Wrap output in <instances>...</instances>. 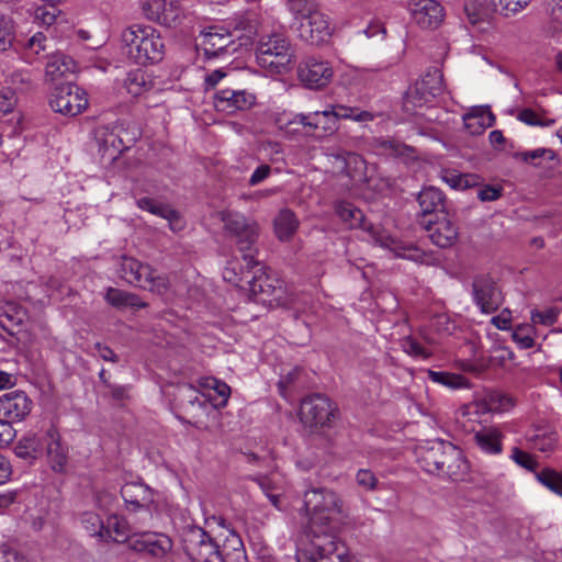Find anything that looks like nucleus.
I'll return each mask as SVG.
<instances>
[{"label": "nucleus", "mask_w": 562, "mask_h": 562, "mask_svg": "<svg viewBox=\"0 0 562 562\" xmlns=\"http://www.w3.org/2000/svg\"><path fill=\"white\" fill-rule=\"evenodd\" d=\"M124 54L138 65L158 64L165 56V42L160 33L150 25L133 24L122 34Z\"/></svg>", "instance_id": "nucleus-1"}, {"label": "nucleus", "mask_w": 562, "mask_h": 562, "mask_svg": "<svg viewBox=\"0 0 562 562\" xmlns=\"http://www.w3.org/2000/svg\"><path fill=\"white\" fill-rule=\"evenodd\" d=\"M303 508L310 516L308 528L312 537L333 533L334 516L341 513V502L336 493L318 487L304 493Z\"/></svg>", "instance_id": "nucleus-2"}, {"label": "nucleus", "mask_w": 562, "mask_h": 562, "mask_svg": "<svg viewBox=\"0 0 562 562\" xmlns=\"http://www.w3.org/2000/svg\"><path fill=\"white\" fill-rule=\"evenodd\" d=\"M337 215L346 222L350 228H362L371 233L374 243L381 247L387 248L394 252L396 257L420 261L424 252L411 243H404L390 236L385 232L378 231L371 225L364 223V215L361 210L351 203L341 202L336 206Z\"/></svg>", "instance_id": "nucleus-3"}, {"label": "nucleus", "mask_w": 562, "mask_h": 562, "mask_svg": "<svg viewBox=\"0 0 562 562\" xmlns=\"http://www.w3.org/2000/svg\"><path fill=\"white\" fill-rule=\"evenodd\" d=\"M222 222L226 238L241 252V259L247 268H255L259 262L255 259V245L259 237V226L256 221L237 212H223Z\"/></svg>", "instance_id": "nucleus-4"}, {"label": "nucleus", "mask_w": 562, "mask_h": 562, "mask_svg": "<svg viewBox=\"0 0 562 562\" xmlns=\"http://www.w3.org/2000/svg\"><path fill=\"white\" fill-rule=\"evenodd\" d=\"M257 63L261 68L280 74L292 63L291 43L282 33H271L259 38L256 47Z\"/></svg>", "instance_id": "nucleus-5"}, {"label": "nucleus", "mask_w": 562, "mask_h": 562, "mask_svg": "<svg viewBox=\"0 0 562 562\" xmlns=\"http://www.w3.org/2000/svg\"><path fill=\"white\" fill-rule=\"evenodd\" d=\"M181 549L190 562H223L216 540L195 525L182 528Z\"/></svg>", "instance_id": "nucleus-6"}, {"label": "nucleus", "mask_w": 562, "mask_h": 562, "mask_svg": "<svg viewBox=\"0 0 562 562\" xmlns=\"http://www.w3.org/2000/svg\"><path fill=\"white\" fill-rule=\"evenodd\" d=\"M337 415V405L324 394L314 393L301 401L299 418L311 430L331 427Z\"/></svg>", "instance_id": "nucleus-7"}, {"label": "nucleus", "mask_w": 562, "mask_h": 562, "mask_svg": "<svg viewBox=\"0 0 562 562\" xmlns=\"http://www.w3.org/2000/svg\"><path fill=\"white\" fill-rule=\"evenodd\" d=\"M445 91L443 75L436 68H429L419 80L411 86L404 97V108L406 111H414L431 103Z\"/></svg>", "instance_id": "nucleus-8"}, {"label": "nucleus", "mask_w": 562, "mask_h": 562, "mask_svg": "<svg viewBox=\"0 0 562 562\" xmlns=\"http://www.w3.org/2000/svg\"><path fill=\"white\" fill-rule=\"evenodd\" d=\"M121 273L128 283L158 294L165 293L169 286L166 274H158L149 265L134 258L123 257Z\"/></svg>", "instance_id": "nucleus-9"}, {"label": "nucleus", "mask_w": 562, "mask_h": 562, "mask_svg": "<svg viewBox=\"0 0 562 562\" xmlns=\"http://www.w3.org/2000/svg\"><path fill=\"white\" fill-rule=\"evenodd\" d=\"M336 555L339 562H358L349 554L347 548L334 533H323L311 539V550L299 551L297 562H331L329 558Z\"/></svg>", "instance_id": "nucleus-10"}, {"label": "nucleus", "mask_w": 562, "mask_h": 562, "mask_svg": "<svg viewBox=\"0 0 562 562\" xmlns=\"http://www.w3.org/2000/svg\"><path fill=\"white\" fill-rule=\"evenodd\" d=\"M276 126L289 139H299L314 136L315 131L322 125L319 111L312 113H286L278 114Z\"/></svg>", "instance_id": "nucleus-11"}, {"label": "nucleus", "mask_w": 562, "mask_h": 562, "mask_svg": "<svg viewBox=\"0 0 562 562\" xmlns=\"http://www.w3.org/2000/svg\"><path fill=\"white\" fill-rule=\"evenodd\" d=\"M50 108L68 116L80 114L88 106L86 91L71 82L56 85L49 99Z\"/></svg>", "instance_id": "nucleus-12"}, {"label": "nucleus", "mask_w": 562, "mask_h": 562, "mask_svg": "<svg viewBox=\"0 0 562 562\" xmlns=\"http://www.w3.org/2000/svg\"><path fill=\"white\" fill-rule=\"evenodd\" d=\"M472 296L482 313L492 314L503 304V293L497 282L490 274L473 278Z\"/></svg>", "instance_id": "nucleus-13"}, {"label": "nucleus", "mask_w": 562, "mask_h": 562, "mask_svg": "<svg viewBox=\"0 0 562 562\" xmlns=\"http://www.w3.org/2000/svg\"><path fill=\"white\" fill-rule=\"evenodd\" d=\"M99 151L110 159H115L124 150L128 149L135 138L126 137L127 132L121 124L100 126L94 132Z\"/></svg>", "instance_id": "nucleus-14"}, {"label": "nucleus", "mask_w": 562, "mask_h": 562, "mask_svg": "<svg viewBox=\"0 0 562 562\" xmlns=\"http://www.w3.org/2000/svg\"><path fill=\"white\" fill-rule=\"evenodd\" d=\"M173 542L171 538L165 533L142 532L135 533L128 541V549L147 557L162 559L171 552Z\"/></svg>", "instance_id": "nucleus-15"}, {"label": "nucleus", "mask_w": 562, "mask_h": 562, "mask_svg": "<svg viewBox=\"0 0 562 562\" xmlns=\"http://www.w3.org/2000/svg\"><path fill=\"white\" fill-rule=\"evenodd\" d=\"M333 68L328 61L308 57L300 63L297 77L304 87L318 90L330 83Z\"/></svg>", "instance_id": "nucleus-16"}, {"label": "nucleus", "mask_w": 562, "mask_h": 562, "mask_svg": "<svg viewBox=\"0 0 562 562\" xmlns=\"http://www.w3.org/2000/svg\"><path fill=\"white\" fill-rule=\"evenodd\" d=\"M419 225L428 233L431 243L440 248L452 247L459 238V227L447 214L437 216L435 221L419 218Z\"/></svg>", "instance_id": "nucleus-17"}, {"label": "nucleus", "mask_w": 562, "mask_h": 562, "mask_svg": "<svg viewBox=\"0 0 562 562\" xmlns=\"http://www.w3.org/2000/svg\"><path fill=\"white\" fill-rule=\"evenodd\" d=\"M146 18L166 27L181 23L183 11L177 0H148L143 4Z\"/></svg>", "instance_id": "nucleus-18"}, {"label": "nucleus", "mask_w": 562, "mask_h": 562, "mask_svg": "<svg viewBox=\"0 0 562 562\" xmlns=\"http://www.w3.org/2000/svg\"><path fill=\"white\" fill-rule=\"evenodd\" d=\"M296 31L301 40L312 45L323 44L331 36L329 18L321 8L306 20L297 23Z\"/></svg>", "instance_id": "nucleus-19"}, {"label": "nucleus", "mask_w": 562, "mask_h": 562, "mask_svg": "<svg viewBox=\"0 0 562 562\" xmlns=\"http://www.w3.org/2000/svg\"><path fill=\"white\" fill-rule=\"evenodd\" d=\"M33 402L23 391L0 396V419L10 424L23 420L32 411Z\"/></svg>", "instance_id": "nucleus-20"}, {"label": "nucleus", "mask_w": 562, "mask_h": 562, "mask_svg": "<svg viewBox=\"0 0 562 562\" xmlns=\"http://www.w3.org/2000/svg\"><path fill=\"white\" fill-rule=\"evenodd\" d=\"M232 44L234 40L231 32L211 26L201 33L196 47L203 52L206 59H212L226 54Z\"/></svg>", "instance_id": "nucleus-21"}, {"label": "nucleus", "mask_w": 562, "mask_h": 562, "mask_svg": "<svg viewBox=\"0 0 562 562\" xmlns=\"http://www.w3.org/2000/svg\"><path fill=\"white\" fill-rule=\"evenodd\" d=\"M412 18L423 29H436L443 20V8L436 0H409Z\"/></svg>", "instance_id": "nucleus-22"}, {"label": "nucleus", "mask_w": 562, "mask_h": 562, "mask_svg": "<svg viewBox=\"0 0 562 562\" xmlns=\"http://www.w3.org/2000/svg\"><path fill=\"white\" fill-rule=\"evenodd\" d=\"M256 103L255 94L246 90L224 89L215 94L214 104L218 111L234 113L249 110Z\"/></svg>", "instance_id": "nucleus-23"}, {"label": "nucleus", "mask_w": 562, "mask_h": 562, "mask_svg": "<svg viewBox=\"0 0 562 562\" xmlns=\"http://www.w3.org/2000/svg\"><path fill=\"white\" fill-rule=\"evenodd\" d=\"M121 495L131 512L149 509L154 504V491L138 482H130L122 486Z\"/></svg>", "instance_id": "nucleus-24"}, {"label": "nucleus", "mask_w": 562, "mask_h": 562, "mask_svg": "<svg viewBox=\"0 0 562 562\" xmlns=\"http://www.w3.org/2000/svg\"><path fill=\"white\" fill-rule=\"evenodd\" d=\"M322 114L323 130L333 133L337 128V122L340 119H352L357 122L372 120V114L368 111H360L357 108L346 105H331L329 109L319 112Z\"/></svg>", "instance_id": "nucleus-25"}, {"label": "nucleus", "mask_w": 562, "mask_h": 562, "mask_svg": "<svg viewBox=\"0 0 562 562\" xmlns=\"http://www.w3.org/2000/svg\"><path fill=\"white\" fill-rule=\"evenodd\" d=\"M417 202L420 207V218H428L432 214H436V217L438 214L445 215L446 195L436 187L423 188L417 195Z\"/></svg>", "instance_id": "nucleus-26"}, {"label": "nucleus", "mask_w": 562, "mask_h": 562, "mask_svg": "<svg viewBox=\"0 0 562 562\" xmlns=\"http://www.w3.org/2000/svg\"><path fill=\"white\" fill-rule=\"evenodd\" d=\"M469 469V462L463 452L451 443V446L448 447V453L442 467V472L439 475H446L451 481L461 482L465 480Z\"/></svg>", "instance_id": "nucleus-27"}, {"label": "nucleus", "mask_w": 562, "mask_h": 562, "mask_svg": "<svg viewBox=\"0 0 562 562\" xmlns=\"http://www.w3.org/2000/svg\"><path fill=\"white\" fill-rule=\"evenodd\" d=\"M76 71V61L68 55L55 53L48 57L45 68L47 81L57 82L60 79H68Z\"/></svg>", "instance_id": "nucleus-28"}, {"label": "nucleus", "mask_w": 562, "mask_h": 562, "mask_svg": "<svg viewBox=\"0 0 562 562\" xmlns=\"http://www.w3.org/2000/svg\"><path fill=\"white\" fill-rule=\"evenodd\" d=\"M450 446V442L437 441L424 449L418 457L420 467L428 473L440 474Z\"/></svg>", "instance_id": "nucleus-29"}, {"label": "nucleus", "mask_w": 562, "mask_h": 562, "mask_svg": "<svg viewBox=\"0 0 562 562\" xmlns=\"http://www.w3.org/2000/svg\"><path fill=\"white\" fill-rule=\"evenodd\" d=\"M527 441L531 449L540 452H551L557 447L559 435L552 426L539 425L528 432Z\"/></svg>", "instance_id": "nucleus-30"}, {"label": "nucleus", "mask_w": 562, "mask_h": 562, "mask_svg": "<svg viewBox=\"0 0 562 562\" xmlns=\"http://www.w3.org/2000/svg\"><path fill=\"white\" fill-rule=\"evenodd\" d=\"M139 209L147 211L154 215H158L168 220L170 229L176 232L182 228L180 214L168 204L160 203L151 198H140L136 201Z\"/></svg>", "instance_id": "nucleus-31"}, {"label": "nucleus", "mask_w": 562, "mask_h": 562, "mask_svg": "<svg viewBox=\"0 0 562 562\" xmlns=\"http://www.w3.org/2000/svg\"><path fill=\"white\" fill-rule=\"evenodd\" d=\"M46 452L50 468L55 472H63L68 460V449L60 441L59 435L55 429L47 431Z\"/></svg>", "instance_id": "nucleus-32"}, {"label": "nucleus", "mask_w": 562, "mask_h": 562, "mask_svg": "<svg viewBox=\"0 0 562 562\" xmlns=\"http://www.w3.org/2000/svg\"><path fill=\"white\" fill-rule=\"evenodd\" d=\"M504 434L496 427H483L474 434V441L485 453L499 454L503 451Z\"/></svg>", "instance_id": "nucleus-33"}, {"label": "nucleus", "mask_w": 562, "mask_h": 562, "mask_svg": "<svg viewBox=\"0 0 562 562\" xmlns=\"http://www.w3.org/2000/svg\"><path fill=\"white\" fill-rule=\"evenodd\" d=\"M464 126L472 135L482 134L486 127L492 126L495 116L491 111L476 110L463 116Z\"/></svg>", "instance_id": "nucleus-34"}, {"label": "nucleus", "mask_w": 562, "mask_h": 562, "mask_svg": "<svg viewBox=\"0 0 562 562\" xmlns=\"http://www.w3.org/2000/svg\"><path fill=\"white\" fill-rule=\"evenodd\" d=\"M104 538H102L103 540H108V539H111L117 543H122V542H125V541H130L131 537H130V528H128V525L127 522L116 516V515H113V516H110L106 520V525H104Z\"/></svg>", "instance_id": "nucleus-35"}, {"label": "nucleus", "mask_w": 562, "mask_h": 562, "mask_svg": "<svg viewBox=\"0 0 562 562\" xmlns=\"http://www.w3.org/2000/svg\"><path fill=\"white\" fill-rule=\"evenodd\" d=\"M297 227L299 221L295 214L289 209L281 210L274 220V229L281 240L290 239Z\"/></svg>", "instance_id": "nucleus-36"}, {"label": "nucleus", "mask_w": 562, "mask_h": 562, "mask_svg": "<svg viewBox=\"0 0 562 562\" xmlns=\"http://www.w3.org/2000/svg\"><path fill=\"white\" fill-rule=\"evenodd\" d=\"M14 453L18 458L32 462L42 453V441L34 435L26 436L18 441L14 447Z\"/></svg>", "instance_id": "nucleus-37"}, {"label": "nucleus", "mask_w": 562, "mask_h": 562, "mask_svg": "<svg viewBox=\"0 0 562 562\" xmlns=\"http://www.w3.org/2000/svg\"><path fill=\"white\" fill-rule=\"evenodd\" d=\"M427 374L432 382L441 384L452 390L470 387L469 380L462 374L434 370H428Z\"/></svg>", "instance_id": "nucleus-38"}, {"label": "nucleus", "mask_w": 562, "mask_h": 562, "mask_svg": "<svg viewBox=\"0 0 562 562\" xmlns=\"http://www.w3.org/2000/svg\"><path fill=\"white\" fill-rule=\"evenodd\" d=\"M276 280H272L265 272H260L259 274H254L246 283L249 286V291L252 295H266L272 296L276 294L278 290H281L274 284Z\"/></svg>", "instance_id": "nucleus-39"}, {"label": "nucleus", "mask_w": 562, "mask_h": 562, "mask_svg": "<svg viewBox=\"0 0 562 562\" xmlns=\"http://www.w3.org/2000/svg\"><path fill=\"white\" fill-rule=\"evenodd\" d=\"M285 5L293 15L295 25L321 8L315 0H285Z\"/></svg>", "instance_id": "nucleus-40"}, {"label": "nucleus", "mask_w": 562, "mask_h": 562, "mask_svg": "<svg viewBox=\"0 0 562 562\" xmlns=\"http://www.w3.org/2000/svg\"><path fill=\"white\" fill-rule=\"evenodd\" d=\"M251 269L252 268H247L245 261L244 265H241L238 260H231L224 269L223 278L229 283L243 288L241 282L244 280H249L248 274L250 273Z\"/></svg>", "instance_id": "nucleus-41"}, {"label": "nucleus", "mask_w": 562, "mask_h": 562, "mask_svg": "<svg viewBox=\"0 0 562 562\" xmlns=\"http://www.w3.org/2000/svg\"><path fill=\"white\" fill-rule=\"evenodd\" d=\"M464 12L471 24L488 22L492 19L491 10L479 0H467Z\"/></svg>", "instance_id": "nucleus-42"}, {"label": "nucleus", "mask_w": 562, "mask_h": 562, "mask_svg": "<svg viewBox=\"0 0 562 562\" xmlns=\"http://www.w3.org/2000/svg\"><path fill=\"white\" fill-rule=\"evenodd\" d=\"M537 480L551 492L562 497V473L553 469L546 468L536 472Z\"/></svg>", "instance_id": "nucleus-43"}, {"label": "nucleus", "mask_w": 562, "mask_h": 562, "mask_svg": "<svg viewBox=\"0 0 562 562\" xmlns=\"http://www.w3.org/2000/svg\"><path fill=\"white\" fill-rule=\"evenodd\" d=\"M514 157L524 162L531 164L535 167H539L540 159L554 160L557 158V155L550 148H537L533 150L516 153Z\"/></svg>", "instance_id": "nucleus-44"}, {"label": "nucleus", "mask_w": 562, "mask_h": 562, "mask_svg": "<svg viewBox=\"0 0 562 562\" xmlns=\"http://www.w3.org/2000/svg\"><path fill=\"white\" fill-rule=\"evenodd\" d=\"M82 527L90 533V536L104 538V524L100 516L93 512H85L80 516Z\"/></svg>", "instance_id": "nucleus-45"}, {"label": "nucleus", "mask_w": 562, "mask_h": 562, "mask_svg": "<svg viewBox=\"0 0 562 562\" xmlns=\"http://www.w3.org/2000/svg\"><path fill=\"white\" fill-rule=\"evenodd\" d=\"M531 0H498L494 10L505 18H510L522 11Z\"/></svg>", "instance_id": "nucleus-46"}, {"label": "nucleus", "mask_w": 562, "mask_h": 562, "mask_svg": "<svg viewBox=\"0 0 562 562\" xmlns=\"http://www.w3.org/2000/svg\"><path fill=\"white\" fill-rule=\"evenodd\" d=\"M14 40V24L10 16L0 13V50L5 52Z\"/></svg>", "instance_id": "nucleus-47"}, {"label": "nucleus", "mask_w": 562, "mask_h": 562, "mask_svg": "<svg viewBox=\"0 0 562 562\" xmlns=\"http://www.w3.org/2000/svg\"><path fill=\"white\" fill-rule=\"evenodd\" d=\"M235 29L246 32L247 34H256L258 32L259 15L255 11H246L235 18Z\"/></svg>", "instance_id": "nucleus-48"}, {"label": "nucleus", "mask_w": 562, "mask_h": 562, "mask_svg": "<svg viewBox=\"0 0 562 562\" xmlns=\"http://www.w3.org/2000/svg\"><path fill=\"white\" fill-rule=\"evenodd\" d=\"M18 105V95L10 87L0 88V117L12 114Z\"/></svg>", "instance_id": "nucleus-49"}, {"label": "nucleus", "mask_w": 562, "mask_h": 562, "mask_svg": "<svg viewBox=\"0 0 562 562\" xmlns=\"http://www.w3.org/2000/svg\"><path fill=\"white\" fill-rule=\"evenodd\" d=\"M561 310L555 306L546 308L544 311L532 310L531 321L533 324L543 326H552L558 322Z\"/></svg>", "instance_id": "nucleus-50"}, {"label": "nucleus", "mask_w": 562, "mask_h": 562, "mask_svg": "<svg viewBox=\"0 0 562 562\" xmlns=\"http://www.w3.org/2000/svg\"><path fill=\"white\" fill-rule=\"evenodd\" d=\"M485 401L490 411H505L514 405L510 396L498 391L490 392Z\"/></svg>", "instance_id": "nucleus-51"}, {"label": "nucleus", "mask_w": 562, "mask_h": 562, "mask_svg": "<svg viewBox=\"0 0 562 562\" xmlns=\"http://www.w3.org/2000/svg\"><path fill=\"white\" fill-rule=\"evenodd\" d=\"M402 348L407 355L415 357V358L427 359L432 355V352L430 350L423 347L412 336H407V337L403 338Z\"/></svg>", "instance_id": "nucleus-52"}, {"label": "nucleus", "mask_w": 562, "mask_h": 562, "mask_svg": "<svg viewBox=\"0 0 562 562\" xmlns=\"http://www.w3.org/2000/svg\"><path fill=\"white\" fill-rule=\"evenodd\" d=\"M510 458L515 463H517L519 467H521L528 471L536 472V470L538 468V462L535 459V457L532 454L519 449L518 447H514L512 449Z\"/></svg>", "instance_id": "nucleus-53"}, {"label": "nucleus", "mask_w": 562, "mask_h": 562, "mask_svg": "<svg viewBox=\"0 0 562 562\" xmlns=\"http://www.w3.org/2000/svg\"><path fill=\"white\" fill-rule=\"evenodd\" d=\"M201 384L204 387L212 389L217 393V395L222 398V406L227 403V400L231 395V387L227 383L215 378H205Z\"/></svg>", "instance_id": "nucleus-54"}, {"label": "nucleus", "mask_w": 562, "mask_h": 562, "mask_svg": "<svg viewBox=\"0 0 562 562\" xmlns=\"http://www.w3.org/2000/svg\"><path fill=\"white\" fill-rule=\"evenodd\" d=\"M532 328L530 326H519L513 333V340L522 349L533 347L535 340L530 335Z\"/></svg>", "instance_id": "nucleus-55"}, {"label": "nucleus", "mask_w": 562, "mask_h": 562, "mask_svg": "<svg viewBox=\"0 0 562 562\" xmlns=\"http://www.w3.org/2000/svg\"><path fill=\"white\" fill-rule=\"evenodd\" d=\"M58 12L54 5H50V8L40 7L35 10V20L49 27L56 22Z\"/></svg>", "instance_id": "nucleus-56"}, {"label": "nucleus", "mask_w": 562, "mask_h": 562, "mask_svg": "<svg viewBox=\"0 0 562 562\" xmlns=\"http://www.w3.org/2000/svg\"><path fill=\"white\" fill-rule=\"evenodd\" d=\"M220 537H224L225 549H231L236 552H244V544L240 536L235 529H229L226 533H220Z\"/></svg>", "instance_id": "nucleus-57"}, {"label": "nucleus", "mask_w": 562, "mask_h": 562, "mask_svg": "<svg viewBox=\"0 0 562 562\" xmlns=\"http://www.w3.org/2000/svg\"><path fill=\"white\" fill-rule=\"evenodd\" d=\"M24 312L21 306L15 304H7V308L0 314L1 319H5L11 324L20 325L23 322Z\"/></svg>", "instance_id": "nucleus-58"}, {"label": "nucleus", "mask_w": 562, "mask_h": 562, "mask_svg": "<svg viewBox=\"0 0 562 562\" xmlns=\"http://www.w3.org/2000/svg\"><path fill=\"white\" fill-rule=\"evenodd\" d=\"M126 291L115 289V288H109L105 293V301L117 308L126 307Z\"/></svg>", "instance_id": "nucleus-59"}, {"label": "nucleus", "mask_w": 562, "mask_h": 562, "mask_svg": "<svg viewBox=\"0 0 562 562\" xmlns=\"http://www.w3.org/2000/svg\"><path fill=\"white\" fill-rule=\"evenodd\" d=\"M356 480L361 487L368 491L374 490L378 483V479L373 472L367 469L359 470L356 475Z\"/></svg>", "instance_id": "nucleus-60"}, {"label": "nucleus", "mask_w": 562, "mask_h": 562, "mask_svg": "<svg viewBox=\"0 0 562 562\" xmlns=\"http://www.w3.org/2000/svg\"><path fill=\"white\" fill-rule=\"evenodd\" d=\"M47 37L42 32L35 33L29 41L26 47L33 52L35 55H38L42 52L47 49Z\"/></svg>", "instance_id": "nucleus-61"}, {"label": "nucleus", "mask_w": 562, "mask_h": 562, "mask_svg": "<svg viewBox=\"0 0 562 562\" xmlns=\"http://www.w3.org/2000/svg\"><path fill=\"white\" fill-rule=\"evenodd\" d=\"M502 195V188L495 186H483L477 190V198L483 201H495Z\"/></svg>", "instance_id": "nucleus-62"}, {"label": "nucleus", "mask_w": 562, "mask_h": 562, "mask_svg": "<svg viewBox=\"0 0 562 562\" xmlns=\"http://www.w3.org/2000/svg\"><path fill=\"white\" fill-rule=\"evenodd\" d=\"M125 85L130 93L134 95L140 94L143 86L145 85L144 75L139 72L130 75Z\"/></svg>", "instance_id": "nucleus-63"}, {"label": "nucleus", "mask_w": 562, "mask_h": 562, "mask_svg": "<svg viewBox=\"0 0 562 562\" xmlns=\"http://www.w3.org/2000/svg\"><path fill=\"white\" fill-rule=\"evenodd\" d=\"M125 85L130 93L134 95L140 94L143 86L145 85L144 75L139 72L130 75Z\"/></svg>", "instance_id": "nucleus-64"}]
</instances>
